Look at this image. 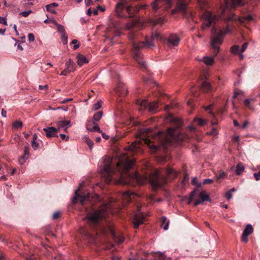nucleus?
I'll list each match as a JSON object with an SVG mask.
<instances>
[{
  "label": "nucleus",
  "instance_id": "nucleus-33",
  "mask_svg": "<svg viewBox=\"0 0 260 260\" xmlns=\"http://www.w3.org/2000/svg\"><path fill=\"white\" fill-rule=\"evenodd\" d=\"M250 100L249 99H246L244 102V105L247 107L249 109H252L253 107L252 105L251 104Z\"/></svg>",
  "mask_w": 260,
  "mask_h": 260
},
{
  "label": "nucleus",
  "instance_id": "nucleus-30",
  "mask_svg": "<svg viewBox=\"0 0 260 260\" xmlns=\"http://www.w3.org/2000/svg\"><path fill=\"white\" fill-rule=\"evenodd\" d=\"M103 113L102 112H98L95 113L93 117V120L95 122L99 121L102 118Z\"/></svg>",
  "mask_w": 260,
  "mask_h": 260
},
{
  "label": "nucleus",
  "instance_id": "nucleus-52",
  "mask_svg": "<svg viewBox=\"0 0 260 260\" xmlns=\"http://www.w3.org/2000/svg\"><path fill=\"white\" fill-rule=\"evenodd\" d=\"M28 39L30 42L34 41L35 40L34 35L31 33L29 34L28 35Z\"/></svg>",
  "mask_w": 260,
  "mask_h": 260
},
{
  "label": "nucleus",
  "instance_id": "nucleus-48",
  "mask_svg": "<svg viewBox=\"0 0 260 260\" xmlns=\"http://www.w3.org/2000/svg\"><path fill=\"white\" fill-rule=\"evenodd\" d=\"M61 40H62V42L63 45H66L67 44V43H68L67 37L64 34H63L61 36Z\"/></svg>",
  "mask_w": 260,
  "mask_h": 260
},
{
  "label": "nucleus",
  "instance_id": "nucleus-28",
  "mask_svg": "<svg viewBox=\"0 0 260 260\" xmlns=\"http://www.w3.org/2000/svg\"><path fill=\"white\" fill-rule=\"evenodd\" d=\"M193 122L200 126H203L206 123V121L202 118H195Z\"/></svg>",
  "mask_w": 260,
  "mask_h": 260
},
{
  "label": "nucleus",
  "instance_id": "nucleus-39",
  "mask_svg": "<svg viewBox=\"0 0 260 260\" xmlns=\"http://www.w3.org/2000/svg\"><path fill=\"white\" fill-rule=\"evenodd\" d=\"M226 176V175L225 173L224 172H222L220 173L218 175H216L217 180L218 181L219 180H220L221 179H223Z\"/></svg>",
  "mask_w": 260,
  "mask_h": 260
},
{
  "label": "nucleus",
  "instance_id": "nucleus-18",
  "mask_svg": "<svg viewBox=\"0 0 260 260\" xmlns=\"http://www.w3.org/2000/svg\"><path fill=\"white\" fill-rule=\"evenodd\" d=\"M29 154V147L26 145L24 148V154L19 158L20 165H23L26 159L28 158Z\"/></svg>",
  "mask_w": 260,
  "mask_h": 260
},
{
  "label": "nucleus",
  "instance_id": "nucleus-21",
  "mask_svg": "<svg viewBox=\"0 0 260 260\" xmlns=\"http://www.w3.org/2000/svg\"><path fill=\"white\" fill-rule=\"evenodd\" d=\"M66 68L70 72H73L75 70V64L72 59H70L69 60L66 62Z\"/></svg>",
  "mask_w": 260,
  "mask_h": 260
},
{
  "label": "nucleus",
  "instance_id": "nucleus-12",
  "mask_svg": "<svg viewBox=\"0 0 260 260\" xmlns=\"http://www.w3.org/2000/svg\"><path fill=\"white\" fill-rule=\"evenodd\" d=\"M187 2L185 0H177L176 8L171 11V14L174 15L178 12L186 13Z\"/></svg>",
  "mask_w": 260,
  "mask_h": 260
},
{
  "label": "nucleus",
  "instance_id": "nucleus-29",
  "mask_svg": "<svg viewBox=\"0 0 260 260\" xmlns=\"http://www.w3.org/2000/svg\"><path fill=\"white\" fill-rule=\"evenodd\" d=\"M253 228L251 225L248 224L247 225L245 229L244 230L243 232L245 233L247 235H249L253 232Z\"/></svg>",
  "mask_w": 260,
  "mask_h": 260
},
{
  "label": "nucleus",
  "instance_id": "nucleus-36",
  "mask_svg": "<svg viewBox=\"0 0 260 260\" xmlns=\"http://www.w3.org/2000/svg\"><path fill=\"white\" fill-rule=\"evenodd\" d=\"M248 236V235H247L245 233H244L243 232V233H242V236H241V240L245 243L247 242Z\"/></svg>",
  "mask_w": 260,
  "mask_h": 260
},
{
  "label": "nucleus",
  "instance_id": "nucleus-56",
  "mask_svg": "<svg viewBox=\"0 0 260 260\" xmlns=\"http://www.w3.org/2000/svg\"><path fill=\"white\" fill-rule=\"evenodd\" d=\"M58 6V4H57L56 3H52L51 4L47 5V7H48V8H50V7L54 8V7H57Z\"/></svg>",
  "mask_w": 260,
  "mask_h": 260
},
{
  "label": "nucleus",
  "instance_id": "nucleus-63",
  "mask_svg": "<svg viewBox=\"0 0 260 260\" xmlns=\"http://www.w3.org/2000/svg\"><path fill=\"white\" fill-rule=\"evenodd\" d=\"M47 85H45V86H43V85H39V88L40 89H46L47 88Z\"/></svg>",
  "mask_w": 260,
  "mask_h": 260
},
{
  "label": "nucleus",
  "instance_id": "nucleus-11",
  "mask_svg": "<svg viewBox=\"0 0 260 260\" xmlns=\"http://www.w3.org/2000/svg\"><path fill=\"white\" fill-rule=\"evenodd\" d=\"M135 208L136 211H134L133 222L134 225V228L138 229L140 224L143 223L145 217L143 214L140 212L141 209V207L140 206L137 205Z\"/></svg>",
  "mask_w": 260,
  "mask_h": 260
},
{
  "label": "nucleus",
  "instance_id": "nucleus-2",
  "mask_svg": "<svg viewBox=\"0 0 260 260\" xmlns=\"http://www.w3.org/2000/svg\"><path fill=\"white\" fill-rule=\"evenodd\" d=\"M83 184L84 182L80 183L79 189L75 191L72 203L75 204L79 202L83 206L89 222L94 226H98L103 220L106 219L109 214L108 206L105 205L98 209L93 208L90 193L82 188Z\"/></svg>",
  "mask_w": 260,
  "mask_h": 260
},
{
  "label": "nucleus",
  "instance_id": "nucleus-50",
  "mask_svg": "<svg viewBox=\"0 0 260 260\" xmlns=\"http://www.w3.org/2000/svg\"><path fill=\"white\" fill-rule=\"evenodd\" d=\"M210 134L213 136H216L218 134V130L216 127H213Z\"/></svg>",
  "mask_w": 260,
  "mask_h": 260
},
{
  "label": "nucleus",
  "instance_id": "nucleus-26",
  "mask_svg": "<svg viewBox=\"0 0 260 260\" xmlns=\"http://www.w3.org/2000/svg\"><path fill=\"white\" fill-rule=\"evenodd\" d=\"M202 61L207 65L211 66L213 64L214 60L212 57L205 56L203 58Z\"/></svg>",
  "mask_w": 260,
  "mask_h": 260
},
{
  "label": "nucleus",
  "instance_id": "nucleus-47",
  "mask_svg": "<svg viewBox=\"0 0 260 260\" xmlns=\"http://www.w3.org/2000/svg\"><path fill=\"white\" fill-rule=\"evenodd\" d=\"M31 146L35 149L36 150L38 149L39 147V144L36 141H31Z\"/></svg>",
  "mask_w": 260,
  "mask_h": 260
},
{
  "label": "nucleus",
  "instance_id": "nucleus-13",
  "mask_svg": "<svg viewBox=\"0 0 260 260\" xmlns=\"http://www.w3.org/2000/svg\"><path fill=\"white\" fill-rule=\"evenodd\" d=\"M137 194L133 192H131L129 191L124 192L122 194V199L123 201V206L125 207L126 205L129 203H131L134 198Z\"/></svg>",
  "mask_w": 260,
  "mask_h": 260
},
{
  "label": "nucleus",
  "instance_id": "nucleus-60",
  "mask_svg": "<svg viewBox=\"0 0 260 260\" xmlns=\"http://www.w3.org/2000/svg\"><path fill=\"white\" fill-rule=\"evenodd\" d=\"M2 115L4 117H6L7 116L6 114H7V111L6 110H5L4 109H3L2 110Z\"/></svg>",
  "mask_w": 260,
  "mask_h": 260
},
{
  "label": "nucleus",
  "instance_id": "nucleus-40",
  "mask_svg": "<svg viewBox=\"0 0 260 260\" xmlns=\"http://www.w3.org/2000/svg\"><path fill=\"white\" fill-rule=\"evenodd\" d=\"M166 174L168 176L174 173V171L172 168H168L165 171Z\"/></svg>",
  "mask_w": 260,
  "mask_h": 260
},
{
  "label": "nucleus",
  "instance_id": "nucleus-62",
  "mask_svg": "<svg viewBox=\"0 0 260 260\" xmlns=\"http://www.w3.org/2000/svg\"><path fill=\"white\" fill-rule=\"evenodd\" d=\"M102 137L105 140H108L109 139V136L106 135L105 133H102Z\"/></svg>",
  "mask_w": 260,
  "mask_h": 260
},
{
  "label": "nucleus",
  "instance_id": "nucleus-59",
  "mask_svg": "<svg viewBox=\"0 0 260 260\" xmlns=\"http://www.w3.org/2000/svg\"><path fill=\"white\" fill-rule=\"evenodd\" d=\"M240 91H235V92H234V95H233V98L234 99L236 98L238 96V95L239 94H240Z\"/></svg>",
  "mask_w": 260,
  "mask_h": 260
},
{
  "label": "nucleus",
  "instance_id": "nucleus-25",
  "mask_svg": "<svg viewBox=\"0 0 260 260\" xmlns=\"http://www.w3.org/2000/svg\"><path fill=\"white\" fill-rule=\"evenodd\" d=\"M110 232L111 233V235L113 238V239L116 241H117V242L119 243H121L122 242H123L124 241V237L123 236H119V237H118L116 235V234L115 233L114 231L112 229H110Z\"/></svg>",
  "mask_w": 260,
  "mask_h": 260
},
{
  "label": "nucleus",
  "instance_id": "nucleus-57",
  "mask_svg": "<svg viewBox=\"0 0 260 260\" xmlns=\"http://www.w3.org/2000/svg\"><path fill=\"white\" fill-rule=\"evenodd\" d=\"M60 137L61 139L62 140H66V141H67V140L69 139V137H68L67 138V139H66V135H64V134H60Z\"/></svg>",
  "mask_w": 260,
  "mask_h": 260
},
{
  "label": "nucleus",
  "instance_id": "nucleus-54",
  "mask_svg": "<svg viewBox=\"0 0 260 260\" xmlns=\"http://www.w3.org/2000/svg\"><path fill=\"white\" fill-rule=\"evenodd\" d=\"M254 177L256 180H260V171L257 173H255L254 174Z\"/></svg>",
  "mask_w": 260,
  "mask_h": 260
},
{
  "label": "nucleus",
  "instance_id": "nucleus-46",
  "mask_svg": "<svg viewBox=\"0 0 260 260\" xmlns=\"http://www.w3.org/2000/svg\"><path fill=\"white\" fill-rule=\"evenodd\" d=\"M225 197L228 200H230L233 197L231 191H228L225 193Z\"/></svg>",
  "mask_w": 260,
  "mask_h": 260
},
{
  "label": "nucleus",
  "instance_id": "nucleus-35",
  "mask_svg": "<svg viewBox=\"0 0 260 260\" xmlns=\"http://www.w3.org/2000/svg\"><path fill=\"white\" fill-rule=\"evenodd\" d=\"M226 20L227 21H232V20L237 21V19L234 14L231 13V14H230L229 16L226 18Z\"/></svg>",
  "mask_w": 260,
  "mask_h": 260
},
{
  "label": "nucleus",
  "instance_id": "nucleus-9",
  "mask_svg": "<svg viewBox=\"0 0 260 260\" xmlns=\"http://www.w3.org/2000/svg\"><path fill=\"white\" fill-rule=\"evenodd\" d=\"M137 104L139 105V110L143 111L144 110H148V111L151 113H155L157 111L158 106V104L156 102H153L149 103L146 100H143L140 101L137 100Z\"/></svg>",
  "mask_w": 260,
  "mask_h": 260
},
{
  "label": "nucleus",
  "instance_id": "nucleus-3",
  "mask_svg": "<svg viewBox=\"0 0 260 260\" xmlns=\"http://www.w3.org/2000/svg\"><path fill=\"white\" fill-rule=\"evenodd\" d=\"M135 24L136 23L134 21L128 22L125 25V28L130 30L128 38L129 40L132 41L133 58L139 63L141 68L146 69V63L143 60L140 50L143 48H149L154 46V41L161 40L162 37L157 32L153 33L150 37H146L144 41L137 42L136 39L137 34L132 30Z\"/></svg>",
  "mask_w": 260,
  "mask_h": 260
},
{
  "label": "nucleus",
  "instance_id": "nucleus-49",
  "mask_svg": "<svg viewBox=\"0 0 260 260\" xmlns=\"http://www.w3.org/2000/svg\"><path fill=\"white\" fill-rule=\"evenodd\" d=\"M57 30L59 32H61V33L64 32V29L63 26H62L61 25L57 24Z\"/></svg>",
  "mask_w": 260,
  "mask_h": 260
},
{
  "label": "nucleus",
  "instance_id": "nucleus-1",
  "mask_svg": "<svg viewBox=\"0 0 260 260\" xmlns=\"http://www.w3.org/2000/svg\"><path fill=\"white\" fill-rule=\"evenodd\" d=\"M111 162L109 158H104L103 162L102 176L107 183L113 181L116 184L134 186L135 184L143 185L148 182L155 190L167 183L168 178L158 170L144 175L137 171L130 173L129 169L135 165V161L126 156L119 158L115 167H112Z\"/></svg>",
  "mask_w": 260,
  "mask_h": 260
},
{
  "label": "nucleus",
  "instance_id": "nucleus-42",
  "mask_svg": "<svg viewBox=\"0 0 260 260\" xmlns=\"http://www.w3.org/2000/svg\"><path fill=\"white\" fill-rule=\"evenodd\" d=\"M60 215V212L59 211L55 212L52 215V218L53 219H58Z\"/></svg>",
  "mask_w": 260,
  "mask_h": 260
},
{
  "label": "nucleus",
  "instance_id": "nucleus-10",
  "mask_svg": "<svg viewBox=\"0 0 260 260\" xmlns=\"http://www.w3.org/2000/svg\"><path fill=\"white\" fill-rule=\"evenodd\" d=\"M172 4V0H155L152 3V9L154 13H156L159 10H168Z\"/></svg>",
  "mask_w": 260,
  "mask_h": 260
},
{
  "label": "nucleus",
  "instance_id": "nucleus-34",
  "mask_svg": "<svg viewBox=\"0 0 260 260\" xmlns=\"http://www.w3.org/2000/svg\"><path fill=\"white\" fill-rule=\"evenodd\" d=\"M191 184L193 185L197 186V187L196 188H198H198H199V187H200L201 186V184L198 183V179L197 178H193L192 179V180H191Z\"/></svg>",
  "mask_w": 260,
  "mask_h": 260
},
{
  "label": "nucleus",
  "instance_id": "nucleus-45",
  "mask_svg": "<svg viewBox=\"0 0 260 260\" xmlns=\"http://www.w3.org/2000/svg\"><path fill=\"white\" fill-rule=\"evenodd\" d=\"M46 8L47 11H48V12H51V13H52L53 14H56V11L54 9V8H53V7L48 8V7H47V5L46 6Z\"/></svg>",
  "mask_w": 260,
  "mask_h": 260
},
{
  "label": "nucleus",
  "instance_id": "nucleus-16",
  "mask_svg": "<svg viewBox=\"0 0 260 260\" xmlns=\"http://www.w3.org/2000/svg\"><path fill=\"white\" fill-rule=\"evenodd\" d=\"M179 42V38L175 34L170 35L167 39V43L169 46H177Z\"/></svg>",
  "mask_w": 260,
  "mask_h": 260
},
{
  "label": "nucleus",
  "instance_id": "nucleus-43",
  "mask_svg": "<svg viewBox=\"0 0 260 260\" xmlns=\"http://www.w3.org/2000/svg\"><path fill=\"white\" fill-rule=\"evenodd\" d=\"M0 23L3 24L5 25H8L7 19L5 17L0 16Z\"/></svg>",
  "mask_w": 260,
  "mask_h": 260
},
{
  "label": "nucleus",
  "instance_id": "nucleus-22",
  "mask_svg": "<svg viewBox=\"0 0 260 260\" xmlns=\"http://www.w3.org/2000/svg\"><path fill=\"white\" fill-rule=\"evenodd\" d=\"M202 89L204 92H208L212 90L211 84L207 81H204L202 84Z\"/></svg>",
  "mask_w": 260,
  "mask_h": 260
},
{
  "label": "nucleus",
  "instance_id": "nucleus-53",
  "mask_svg": "<svg viewBox=\"0 0 260 260\" xmlns=\"http://www.w3.org/2000/svg\"><path fill=\"white\" fill-rule=\"evenodd\" d=\"M212 107H213V106L212 105H209L208 106H207L206 108V110H209L210 111V113L211 114V115L213 116V117H214L215 115H214V113L212 112L211 111V110H212Z\"/></svg>",
  "mask_w": 260,
  "mask_h": 260
},
{
  "label": "nucleus",
  "instance_id": "nucleus-20",
  "mask_svg": "<svg viewBox=\"0 0 260 260\" xmlns=\"http://www.w3.org/2000/svg\"><path fill=\"white\" fill-rule=\"evenodd\" d=\"M77 58L78 59V61H77L78 64L80 67H81L84 63H87L88 62V60L87 59V58L84 55H82L81 54H79L77 56Z\"/></svg>",
  "mask_w": 260,
  "mask_h": 260
},
{
  "label": "nucleus",
  "instance_id": "nucleus-6",
  "mask_svg": "<svg viewBox=\"0 0 260 260\" xmlns=\"http://www.w3.org/2000/svg\"><path fill=\"white\" fill-rule=\"evenodd\" d=\"M145 7V5L134 6L132 5H129L128 2L118 3L116 7V15L118 17H122L123 16L121 14L122 11L125 9L129 17H134L140 9L144 8Z\"/></svg>",
  "mask_w": 260,
  "mask_h": 260
},
{
  "label": "nucleus",
  "instance_id": "nucleus-7",
  "mask_svg": "<svg viewBox=\"0 0 260 260\" xmlns=\"http://www.w3.org/2000/svg\"><path fill=\"white\" fill-rule=\"evenodd\" d=\"M192 200L194 201V206L202 204L205 201H211L209 196L205 190L200 192L198 188H195L190 192L187 204H190Z\"/></svg>",
  "mask_w": 260,
  "mask_h": 260
},
{
  "label": "nucleus",
  "instance_id": "nucleus-55",
  "mask_svg": "<svg viewBox=\"0 0 260 260\" xmlns=\"http://www.w3.org/2000/svg\"><path fill=\"white\" fill-rule=\"evenodd\" d=\"M70 72L66 68L60 74V75L67 76Z\"/></svg>",
  "mask_w": 260,
  "mask_h": 260
},
{
  "label": "nucleus",
  "instance_id": "nucleus-17",
  "mask_svg": "<svg viewBox=\"0 0 260 260\" xmlns=\"http://www.w3.org/2000/svg\"><path fill=\"white\" fill-rule=\"evenodd\" d=\"M44 131L45 132L46 136L48 138L57 137V133L58 132V129L54 127L51 126L45 128Z\"/></svg>",
  "mask_w": 260,
  "mask_h": 260
},
{
  "label": "nucleus",
  "instance_id": "nucleus-61",
  "mask_svg": "<svg viewBox=\"0 0 260 260\" xmlns=\"http://www.w3.org/2000/svg\"><path fill=\"white\" fill-rule=\"evenodd\" d=\"M218 123V121L217 119H213L212 121H211V124L212 125H216Z\"/></svg>",
  "mask_w": 260,
  "mask_h": 260
},
{
  "label": "nucleus",
  "instance_id": "nucleus-32",
  "mask_svg": "<svg viewBox=\"0 0 260 260\" xmlns=\"http://www.w3.org/2000/svg\"><path fill=\"white\" fill-rule=\"evenodd\" d=\"M23 123L21 121H16L12 124V126L15 128H20L22 127Z\"/></svg>",
  "mask_w": 260,
  "mask_h": 260
},
{
  "label": "nucleus",
  "instance_id": "nucleus-15",
  "mask_svg": "<svg viewBox=\"0 0 260 260\" xmlns=\"http://www.w3.org/2000/svg\"><path fill=\"white\" fill-rule=\"evenodd\" d=\"M86 128L88 131H98L100 133H102L100 130L98 124L93 120H89L86 124Z\"/></svg>",
  "mask_w": 260,
  "mask_h": 260
},
{
  "label": "nucleus",
  "instance_id": "nucleus-31",
  "mask_svg": "<svg viewBox=\"0 0 260 260\" xmlns=\"http://www.w3.org/2000/svg\"><path fill=\"white\" fill-rule=\"evenodd\" d=\"M240 51V47L238 45H234L231 48V51L232 53H239Z\"/></svg>",
  "mask_w": 260,
  "mask_h": 260
},
{
  "label": "nucleus",
  "instance_id": "nucleus-64",
  "mask_svg": "<svg viewBox=\"0 0 260 260\" xmlns=\"http://www.w3.org/2000/svg\"><path fill=\"white\" fill-rule=\"evenodd\" d=\"M92 13V11H91V8L88 9L87 11V14L89 16H90Z\"/></svg>",
  "mask_w": 260,
  "mask_h": 260
},
{
  "label": "nucleus",
  "instance_id": "nucleus-4",
  "mask_svg": "<svg viewBox=\"0 0 260 260\" xmlns=\"http://www.w3.org/2000/svg\"><path fill=\"white\" fill-rule=\"evenodd\" d=\"M155 139H158V144H154L148 139L145 140V143L148 146L152 152L159 150L161 147L166 150L175 143H178L180 138L178 132L174 128H168L166 134L159 133Z\"/></svg>",
  "mask_w": 260,
  "mask_h": 260
},
{
  "label": "nucleus",
  "instance_id": "nucleus-44",
  "mask_svg": "<svg viewBox=\"0 0 260 260\" xmlns=\"http://www.w3.org/2000/svg\"><path fill=\"white\" fill-rule=\"evenodd\" d=\"M101 107V103H100V102H98V103L94 104L93 105V108H92L94 110H97L99 109H100Z\"/></svg>",
  "mask_w": 260,
  "mask_h": 260
},
{
  "label": "nucleus",
  "instance_id": "nucleus-38",
  "mask_svg": "<svg viewBox=\"0 0 260 260\" xmlns=\"http://www.w3.org/2000/svg\"><path fill=\"white\" fill-rule=\"evenodd\" d=\"M32 13L31 10H28L27 11H23L20 13V15H22L24 17H27L29 15H30Z\"/></svg>",
  "mask_w": 260,
  "mask_h": 260
},
{
  "label": "nucleus",
  "instance_id": "nucleus-58",
  "mask_svg": "<svg viewBox=\"0 0 260 260\" xmlns=\"http://www.w3.org/2000/svg\"><path fill=\"white\" fill-rule=\"evenodd\" d=\"M72 100H73V99H72V98H70V99H66L63 100L61 102V103L65 104V103H67V102H71V101H72Z\"/></svg>",
  "mask_w": 260,
  "mask_h": 260
},
{
  "label": "nucleus",
  "instance_id": "nucleus-5",
  "mask_svg": "<svg viewBox=\"0 0 260 260\" xmlns=\"http://www.w3.org/2000/svg\"><path fill=\"white\" fill-rule=\"evenodd\" d=\"M230 32V29L229 25L224 29H220L219 31L215 27H213L212 28L211 34L213 36L211 38V45L214 50L215 56L217 55L219 51V45L222 43L223 36Z\"/></svg>",
  "mask_w": 260,
  "mask_h": 260
},
{
  "label": "nucleus",
  "instance_id": "nucleus-51",
  "mask_svg": "<svg viewBox=\"0 0 260 260\" xmlns=\"http://www.w3.org/2000/svg\"><path fill=\"white\" fill-rule=\"evenodd\" d=\"M213 182V180L212 179H205L203 182V184H211Z\"/></svg>",
  "mask_w": 260,
  "mask_h": 260
},
{
  "label": "nucleus",
  "instance_id": "nucleus-41",
  "mask_svg": "<svg viewBox=\"0 0 260 260\" xmlns=\"http://www.w3.org/2000/svg\"><path fill=\"white\" fill-rule=\"evenodd\" d=\"M248 45V42H245L242 45L241 49L240 50L241 53H242L246 50V49L247 48Z\"/></svg>",
  "mask_w": 260,
  "mask_h": 260
},
{
  "label": "nucleus",
  "instance_id": "nucleus-19",
  "mask_svg": "<svg viewBox=\"0 0 260 260\" xmlns=\"http://www.w3.org/2000/svg\"><path fill=\"white\" fill-rule=\"evenodd\" d=\"M224 2H225L226 7L231 4L233 7L243 5L242 0H224Z\"/></svg>",
  "mask_w": 260,
  "mask_h": 260
},
{
  "label": "nucleus",
  "instance_id": "nucleus-8",
  "mask_svg": "<svg viewBox=\"0 0 260 260\" xmlns=\"http://www.w3.org/2000/svg\"><path fill=\"white\" fill-rule=\"evenodd\" d=\"M220 16L216 15L210 11H205L201 15L203 21L202 29L204 30L206 27H209L219 21Z\"/></svg>",
  "mask_w": 260,
  "mask_h": 260
},
{
  "label": "nucleus",
  "instance_id": "nucleus-27",
  "mask_svg": "<svg viewBox=\"0 0 260 260\" xmlns=\"http://www.w3.org/2000/svg\"><path fill=\"white\" fill-rule=\"evenodd\" d=\"M244 170V167L242 163H239L236 167V173L237 175H240Z\"/></svg>",
  "mask_w": 260,
  "mask_h": 260
},
{
  "label": "nucleus",
  "instance_id": "nucleus-24",
  "mask_svg": "<svg viewBox=\"0 0 260 260\" xmlns=\"http://www.w3.org/2000/svg\"><path fill=\"white\" fill-rule=\"evenodd\" d=\"M169 223V220L165 216L161 217V226L165 231L168 229Z\"/></svg>",
  "mask_w": 260,
  "mask_h": 260
},
{
  "label": "nucleus",
  "instance_id": "nucleus-23",
  "mask_svg": "<svg viewBox=\"0 0 260 260\" xmlns=\"http://www.w3.org/2000/svg\"><path fill=\"white\" fill-rule=\"evenodd\" d=\"M70 121L67 120H61L57 122V125L58 126V129L59 128L65 127V131H67V129L68 127L70 126Z\"/></svg>",
  "mask_w": 260,
  "mask_h": 260
},
{
  "label": "nucleus",
  "instance_id": "nucleus-37",
  "mask_svg": "<svg viewBox=\"0 0 260 260\" xmlns=\"http://www.w3.org/2000/svg\"><path fill=\"white\" fill-rule=\"evenodd\" d=\"M85 142L86 144L88 145L90 149H91L92 146L93 145V143L91 140L89 138H86L85 140Z\"/></svg>",
  "mask_w": 260,
  "mask_h": 260
},
{
  "label": "nucleus",
  "instance_id": "nucleus-14",
  "mask_svg": "<svg viewBox=\"0 0 260 260\" xmlns=\"http://www.w3.org/2000/svg\"><path fill=\"white\" fill-rule=\"evenodd\" d=\"M115 91L119 96L124 97L126 95L127 93V89L125 86L122 83L119 82L116 87Z\"/></svg>",
  "mask_w": 260,
  "mask_h": 260
}]
</instances>
